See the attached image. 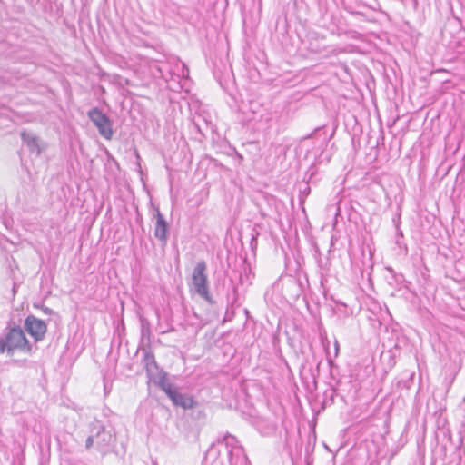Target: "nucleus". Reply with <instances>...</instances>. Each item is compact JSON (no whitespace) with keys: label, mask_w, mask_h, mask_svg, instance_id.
Returning a JSON list of instances; mask_svg holds the SVG:
<instances>
[{"label":"nucleus","mask_w":465,"mask_h":465,"mask_svg":"<svg viewBox=\"0 0 465 465\" xmlns=\"http://www.w3.org/2000/svg\"><path fill=\"white\" fill-rule=\"evenodd\" d=\"M0 351L8 355H12L15 351L28 352L30 346L24 331L20 328L11 329L0 340Z\"/></svg>","instance_id":"f257e3e1"},{"label":"nucleus","mask_w":465,"mask_h":465,"mask_svg":"<svg viewBox=\"0 0 465 465\" xmlns=\"http://www.w3.org/2000/svg\"><path fill=\"white\" fill-rule=\"evenodd\" d=\"M206 263L203 261L197 262L192 274V285L194 292L206 301L210 300L208 280L205 274Z\"/></svg>","instance_id":"f03ea898"},{"label":"nucleus","mask_w":465,"mask_h":465,"mask_svg":"<svg viewBox=\"0 0 465 465\" xmlns=\"http://www.w3.org/2000/svg\"><path fill=\"white\" fill-rule=\"evenodd\" d=\"M88 116L98 129L100 135L106 140H111L114 134L111 120L97 108L90 110Z\"/></svg>","instance_id":"7ed1b4c3"},{"label":"nucleus","mask_w":465,"mask_h":465,"mask_svg":"<svg viewBox=\"0 0 465 465\" xmlns=\"http://www.w3.org/2000/svg\"><path fill=\"white\" fill-rule=\"evenodd\" d=\"M161 386L174 405L183 409L193 407L194 402L192 397L179 392L176 389H173L170 383L163 382Z\"/></svg>","instance_id":"20e7f679"},{"label":"nucleus","mask_w":465,"mask_h":465,"mask_svg":"<svg viewBox=\"0 0 465 465\" xmlns=\"http://www.w3.org/2000/svg\"><path fill=\"white\" fill-rule=\"evenodd\" d=\"M25 329L35 341L42 340L46 332V325L45 322L35 316H28L26 318Z\"/></svg>","instance_id":"39448f33"},{"label":"nucleus","mask_w":465,"mask_h":465,"mask_svg":"<svg viewBox=\"0 0 465 465\" xmlns=\"http://www.w3.org/2000/svg\"><path fill=\"white\" fill-rule=\"evenodd\" d=\"M21 137L23 142L29 148L30 152L39 155L45 148V143L33 133L22 132Z\"/></svg>","instance_id":"423d86ee"},{"label":"nucleus","mask_w":465,"mask_h":465,"mask_svg":"<svg viewBox=\"0 0 465 465\" xmlns=\"http://www.w3.org/2000/svg\"><path fill=\"white\" fill-rule=\"evenodd\" d=\"M223 441L225 444L226 448L228 449V454L230 456V460L232 464L233 463V455H243V450L239 445V442L234 436L226 434L223 437Z\"/></svg>","instance_id":"0eeeda50"},{"label":"nucleus","mask_w":465,"mask_h":465,"mask_svg":"<svg viewBox=\"0 0 465 465\" xmlns=\"http://www.w3.org/2000/svg\"><path fill=\"white\" fill-rule=\"evenodd\" d=\"M156 223L154 227V236L163 242H166L168 224L159 210L156 211Z\"/></svg>","instance_id":"6e6552de"},{"label":"nucleus","mask_w":465,"mask_h":465,"mask_svg":"<svg viewBox=\"0 0 465 465\" xmlns=\"http://www.w3.org/2000/svg\"><path fill=\"white\" fill-rule=\"evenodd\" d=\"M95 429V448H97L99 450H104L110 445L112 441V436L101 426L96 427Z\"/></svg>","instance_id":"1a4fd4ad"},{"label":"nucleus","mask_w":465,"mask_h":465,"mask_svg":"<svg viewBox=\"0 0 465 465\" xmlns=\"http://www.w3.org/2000/svg\"><path fill=\"white\" fill-rule=\"evenodd\" d=\"M95 447V434H92L86 439L85 448L89 450L91 447Z\"/></svg>","instance_id":"9d476101"},{"label":"nucleus","mask_w":465,"mask_h":465,"mask_svg":"<svg viewBox=\"0 0 465 465\" xmlns=\"http://www.w3.org/2000/svg\"><path fill=\"white\" fill-rule=\"evenodd\" d=\"M334 348H335V357H336L338 355V352H339V343H338L337 341H335Z\"/></svg>","instance_id":"9b49d317"},{"label":"nucleus","mask_w":465,"mask_h":465,"mask_svg":"<svg viewBox=\"0 0 465 465\" xmlns=\"http://www.w3.org/2000/svg\"><path fill=\"white\" fill-rule=\"evenodd\" d=\"M464 402H465V397H464Z\"/></svg>","instance_id":"f8f14e48"}]
</instances>
